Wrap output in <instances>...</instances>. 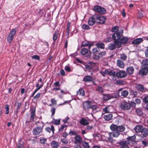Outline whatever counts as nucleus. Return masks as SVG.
Instances as JSON below:
<instances>
[{"label":"nucleus","mask_w":148,"mask_h":148,"mask_svg":"<svg viewBox=\"0 0 148 148\" xmlns=\"http://www.w3.org/2000/svg\"><path fill=\"white\" fill-rule=\"evenodd\" d=\"M95 12H97L94 14L96 23L99 24H103L106 22V18L101 14L106 13V10H94Z\"/></svg>","instance_id":"obj_1"},{"label":"nucleus","mask_w":148,"mask_h":148,"mask_svg":"<svg viewBox=\"0 0 148 148\" xmlns=\"http://www.w3.org/2000/svg\"><path fill=\"white\" fill-rule=\"evenodd\" d=\"M111 130L112 131V133L114 138L118 137L120 135V132L124 131L125 128L123 125L117 126L116 125L112 124L110 127Z\"/></svg>","instance_id":"obj_2"},{"label":"nucleus","mask_w":148,"mask_h":148,"mask_svg":"<svg viewBox=\"0 0 148 148\" xmlns=\"http://www.w3.org/2000/svg\"><path fill=\"white\" fill-rule=\"evenodd\" d=\"M136 105V103L134 101L127 102L126 100H124L121 103L120 106L122 109L124 110H128L130 109L132 106L135 107Z\"/></svg>","instance_id":"obj_3"},{"label":"nucleus","mask_w":148,"mask_h":148,"mask_svg":"<svg viewBox=\"0 0 148 148\" xmlns=\"http://www.w3.org/2000/svg\"><path fill=\"white\" fill-rule=\"evenodd\" d=\"M37 124H39L40 125L36 127L32 131L33 134L35 136L38 135L42 132L44 126L43 123L42 122L36 123V125H38Z\"/></svg>","instance_id":"obj_4"},{"label":"nucleus","mask_w":148,"mask_h":148,"mask_svg":"<svg viewBox=\"0 0 148 148\" xmlns=\"http://www.w3.org/2000/svg\"><path fill=\"white\" fill-rule=\"evenodd\" d=\"M128 40V37L124 36H121L118 42H116L117 43L116 45V48L119 49L121 47L122 44H125L127 43Z\"/></svg>","instance_id":"obj_5"},{"label":"nucleus","mask_w":148,"mask_h":148,"mask_svg":"<svg viewBox=\"0 0 148 148\" xmlns=\"http://www.w3.org/2000/svg\"><path fill=\"white\" fill-rule=\"evenodd\" d=\"M123 33V31L116 32L113 34L112 36V38L114 40V43L116 45L117 42L119 40Z\"/></svg>","instance_id":"obj_6"},{"label":"nucleus","mask_w":148,"mask_h":148,"mask_svg":"<svg viewBox=\"0 0 148 148\" xmlns=\"http://www.w3.org/2000/svg\"><path fill=\"white\" fill-rule=\"evenodd\" d=\"M16 33V31L15 29H12L10 31L8 36L7 39V41L8 43H10L12 42Z\"/></svg>","instance_id":"obj_7"},{"label":"nucleus","mask_w":148,"mask_h":148,"mask_svg":"<svg viewBox=\"0 0 148 148\" xmlns=\"http://www.w3.org/2000/svg\"><path fill=\"white\" fill-rule=\"evenodd\" d=\"M89 49L88 48H83L80 51V53L83 55H86V57L88 58H90L92 53L91 51H89L88 52Z\"/></svg>","instance_id":"obj_8"},{"label":"nucleus","mask_w":148,"mask_h":148,"mask_svg":"<svg viewBox=\"0 0 148 148\" xmlns=\"http://www.w3.org/2000/svg\"><path fill=\"white\" fill-rule=\"evenodd\" d=\"M116 76L118 78H122L125 77L127 75L126 72L124 70H119L116 73Z\"/></svg>","instance_id":"obj_9"},{"label":"nucleus","mask_w":148,"mask_h":148,"mask_svg":"<svg viewBox=\"0 0 148 148\" xmlns=\"http://www.w3.org/2000/svg\"><path fill=\"white\" fill-rule=\"evenodd\" d=\"M98 108V107L97 105H92V104L87 112L89 114H93L97 111Z\"/></svg>","instance_id":"obj_10"},{"label":"nucleus","mask_w":148,"mask_h":148,"mask_svg":"<svg viewBox=\"0 0 148 148\" xmlns=\"http://www.w3.org/2000/svg\"><path fill=\"white\" fill-rule=\"evenodd\" d=\"M130 143V141L128 140L121 141L118 143V144L121 146L120 148H129L127 145Z\"/></svg>","instance_id":"obj_11"},{"label":"nucleus","mask_w":148,"mask_h":148,"mask_svg":"<svg viewBox=\"0 0 148 148\" xmlns=\"http://www.w3.org/2000/svg\"><path fill=\"white\" fill-rule=\"evenodd\" d=\"M92 104V102L90 101H84L83 103V108L87 112Z\"/></svg>","instance_id":"obj_12"},{"label":"nucleus","mask_w":148,"mask_h":148,"mask_svg":"<svg viewBox=\"0 0 148 148\" xmlns=\"http://www.w3.org/2000/svg\"><path fill=\"white\" fill-rule=\"evenodd\" d=\"M106 54L105 51H99L97 55H93V58L95 60H99L100 58L102 57Z\"/></svg>","instance_id":"obj_13"},{"label":"nucleus","mask_w":148,"mask_h":148,"mask_svg":"<svg viewBox=\"0 0 148 148\" xmlns=\"http://www.w3.org/2000/svg\"><path fill=\"white\" fill-rule=\"evenodd\" d=\"M148 73V66L143 67L140 69L139 71V75L141 76L146 75Z\"/></svg>","instance_id":"obj_14"},{"label":"nucleus","mask_w":148,"mask_h":148,"mask_svg":"<svg viewBox=\"0 0 148 148\" xmlns=\"http://www.w3.org/2000/svg\"><path fill=\"white\" fill-rule=\"evenodd\" d=\"M94 45V44L93 43H90V42L86 40L83 41L82 42V44L81 46V47L87 46L88 47V49H90L91 47Z\"/></svg>","instance_id":"obj_15"},{"label":"nucleus","mask_w":148,"mask_h":148,"mask_svg":"<svg viewBox=\"0 0 148 148\" xmlns=\"http://www.w3.org/2000/svg\"><path fill=\"white\" fill-rule=\"evenodd\" d=\"M30 114H31L30 118L29 120L27 121V122L28 123L34 121V118L35 116V108H33L31 110Z\"/></svg>","instance_id":"obj_16"},{"label":"nucleus","mask_w":148,"mask_h":148,"mask_svg":"<svg viewBox=\"0 0 148 148\" xmlns=\"http://www.w3.org/2000/svg\"><path fill=\"white\" fill-rule=\"evenodd\" d=\"M96 23L95 16L94 15L90 16L88 20V23L89 25L93 26Z\"/></svg>","instance_id":"obj_17"},{"label":"nucleus","mask_w":148,"mask_h":148,"mask_svg":"<svg viewBox=\"0 0 148 148\" xmlns=\"http://www.w3.org/2000/svg\"><path fill=\"white\" fill-rule=\"evenodd\" d=\"M75 140L74 143L75 144H80L83 142L81 136L79 135H77L75 137Z\"/></svg>","instance_id":"obj_18"},{"label":"nucleus","mask_w":148,"mask_h":148,"mask_svg":"<svg viewBox=\"0 0 148 148\" xmlns=\"http://www.w3.org/2000/svg\"><path fill=\"white\" fill-rule=\"evenodd\" d=\"M102 95V99L103 101H106L111 99V94H103Z\"/></svg>","instance_id":"obj_19"},{"label":"nucleus","mask_w":148,"mask_h":148,"mask_svg":"<svg viewBox=\"0 0 148 148\" xmlns=\"http://www.w3.org/2000/svg\"><path fill=\"white\" fill-rule=\"evenodd\" d=\"M126 71L127 74H128L129 75H131L134 73V69L133 66H130L127 68Z\"/></svg>","instance_id":"obj_20"},{"label":"nucleus","mask_w":148,"mask_h":148,"mask_svg":"<svg viewBox=\"0 0 148 148\" xmlns=\"http://www.w3.org/2000/svg\"><path fill=\"white\" fill-rule=\"evenodd\" d=\"M88 64H90L91 65H88L86 64L85 65V67L86 69L89 71H90L93 68L92 66L91 65H95V63L92 62H89Z\"/></svg>","instance_id":"obj_21"},{"label":"nucleus","mask_w":148,"mask_h":148,"mask_svg":"<svg viewBox=\"0 0 148 148\" xmlns=\"http://www.w3.org/2000/svg\"><path fill=\"white\" fill-rule=\"evenodd\" d=\"M83 80L86 82H90L92 81L93 78L91 76L88 75H86L83 78Z\"/></svg>","instance_id":"obj_22"},{"label":"nucleus","mask_w":148,"mask_h":148,"mask_svg":"<svg viewBox=\"0 0 148 148\" xmlns=\"http://www.w3.org/2000/svg\"><path fill=\"white\" fill-rule=\"evenodd\" d=\"M43 83H42L40 86L39 85V84L38 83H37L36 86V87L37 88L33 92L31 96V97H33L35 93L37 92V91L39 90L41 87L43 86Z\"/></svg>","instance_id":"obj_23"},{"label":"nucleus","mask_w":148,"mask_h":148,"mask_svg":"<svg viewBox=\"0 0 148 148\" xmlns=\"http://www.w3.org/2000/svg\"><path fill=\"white\" fill-rule=\"evenodd\" d=\"M143 128V126L141 125H138L135 126L134 130L136 133L141 132Z\"/></svg>","instance_id":"obj_24"},{"label":"nucleus","mask_w":148,"mask_h":148,"mask_svg":"<svg viewBox=\"0 0 148 148\" xmlns=\"http://www.w3.org/2000/svg\"><path fill=\"white\" fill-rule=\"evenodd\" d=\"M143 40L142 38H139L136 39L132 41V43L134 45H138L143 41Z\"/></svg>","instance_id":"obj_25"},{"label":"nucleus","mask_w":148,"mask_h":148,"mask_svg":"<svg viewBox=\"0 0 148 148\" xmlns=\"http://www.w3.org/2000/svg\"><path fill=\"white\" fill-rule=\"evenodd\" d=\"M45 130L46 131L50 133L52 131L53 133V134H54V127L53 125H51V127H47L45 128Z\"/></svg>","instance_id":"obj_26"},{"label":"nucleus","mask_w":148,"mask_h":148,"mask_svg":"<svg viewBox=\"0 0 148 148\" xmlns=\"http://www.w3.org/2000/svg\"><path fill=\"white\" fill-rule=\"evenodd\" d=\"M79 123L82 125H86L88 124V122L85 119L82 118L79 121Z\"/></svg>","instance_id":"obj_27"},{"label":"nucleus","mask_w":148,"mask_h":148,"mask_svg":"<svg viewBox=\"0 0 148 148\" xmlns=\"http://www.w3.org/2000/svg\"><path fill=\"white\" fill-rule=\"evenodd\" d=\"M135 112L138 116H142L143 114L142 110L140 108H137Z\"/></svg>","instance_id":"obj_28"},{"label":"nucleus","mask_w":148,"mask_h":148,"mask_svg":"<svg viewBox=\"0 0 148 148\" xmlns=\"http://www.w3.org/2000/svg\"><path fill=\"white\" fill-rule=\"evenodd\" d=\"M116 48V45L114 43H110L108 45V48L111 50H113Z\"/></svg>","instance_id":"obj_29"},{"label":"nucleus","mask_w":148,"mask_h":148,"mask_svg":"<svg viewBox=\"0 0 148 148\" xmlns=\"http://www.w3.org/2000/svg\"><path fill=\"white\" fill-rule=\"evenodd\" d=\"M117 65L120 68H123L124 67V64L123 62L121 60H117Z\"/></svg>","instance_id":"obj_30"},{"label":"nucleus","mask_w":148,"mask_h":148,"mask_svg":"<svg viewBox=\"0 0 148 148\" xmlns=\"http://www.w3.org/2000/svg\"><path fill=\"white\" fill-rule=\"evenodd\" d=\"M142 135L144 137L148 136V129L146 128H143L141 132Z\"/></svg>","instance_id":"obj_31"},{"label":"nucleus","mask_w":148,"mask_h":148,"mask_svg":"<svg viewBox=\"0 0 148 148\" xmlns=\"http://www.w3.org/2000/svg\"><path fill=\"white\" fill-rule=\"evenodd\" d=\"M116 73L113 70H110L107 69V75L110 76H112L113 77L116 76Z\"/></svg>","instance_id":"obj_32"},{"label":"nucleus","mask_w":148,"mask_h":148,"mask_svg":"<svg viewBox=\"0 0 148 148\" xmlns=\"http://www.w3.org/2000/svg\"><path fill=\"white\" fill-rule=\"evenodd\" d=\"M136 88L138 90L141 91H143L144 90V87L141 84H136Z\"/></svg>","instance_id":"obj_33"},{"label":"nucleus","mask_w":148,"mask_h":148,"mask_svg":"<svg viewBox=\"0 0 148 148\" xmlns=\"http://www.w3.org/2000/svg\"><path fill=\"white\" fill-rule=\"evenodd\" d=\"M51 145L53 148H57L59 146V144L58 142L53 140L51 142Z\"/></svg>","instance_id":"obj_34"},{"label":"nucleus","mask_w":148,"mask_h":148,"mask_svg":"<svg viewBox=\"0 0 148 148\" xmlns=\"http://www.w3.org/2000/svg\"><path fill=\"white\" fill-rule=\"evenodd\" d=\"M59 31L58 30H56L55 32V33L53 34V39L54 42L56 40L59 34Z\"/></svg>","instance_id":"obj_35"},{"label":"nucleus","mask_w":148,"mask_h":148,"mask_svg":"<svg viewBox=\"0 0 148 148\" xmlns=\"http://www.w3.org/2000/svg\"><path fill=\"white\" fill-rule=\"evenodd\" d=\"M100 49L97 47L94 48L92 49V53L93 55H97Z\"/></svg>","instance_id":"obj_36"},{"label":"nucleus","mask_w":148,"mask_h":148,"mask_svg":"<svg viewBox=\"0 0 148 148\" xmlns=\"http://www.w3.org/2000/svg\"><path fill=\"white\" fill-rule=\"evenodd\" d=\"M112 133V132L109 133V137L107 138V139L109 142L112 143L113 142V138H112V137H114L113 136V134Z\"/></svg>","instance_id":"obj_37"},{"label":"nucleus","mask_w":148,"mask_h":148,"mask_svg":"<svg viewBox=\"0 0 148 148\" xmlns=\"http://www.w3.org/2000/svg\"><path fill=\"white\" fill-rule=\"evenodd\" d=\"M104 117L106 121H109L111 119L112 117V114H108L104 115Z\"/></svg>","instance_id":"obj_38"},{"label":"nucleus","mask_w":148,"mask_h":148,"mask_svg":"<svg viewBox=\"0 0 148 148\" xmlns=\"http://www.w3.org/2000/svg\"><path fill=\"white\" fill-rule=\"evenodd\" d=\"M129 93L126 90H123L121 92V96L123 97H126L128 96Z\"/></svg>","instance_id":"obj_39"},{"label":"nucleus","mask_w":148,"mask_h":148,"mask_svg":"<svg viewBox=\"0 0 148 148\" xmlns=\"http://www.w3.org/2000/svg\"><path fill=\"white\" fill-rule=\"evenodd\" d=\"M60 120L61 119H53L52 122L54 124L58 125L60 124Z\"/></svg>","instance_id":"obj_40"},{"label":"nucleus","mask_w":148,"mask_h":148,"mask_svg":"<svg viewBox=\"0 0 148 148\" xmlns=\"http://www.w3.org/2000/svg\"><path fill=\"white\" fill-rule=\"evenodd\" d=\"M82 143V145L84 148H90V147L88 143L85 141H83Z\"/></svg>","instance_id":"obj_41"},{"label":"nucleus","mask_w":148,"mask_h":148,"mask_svg":"<svg viewBox=\"0 0 148 148\" xmlns=\"http://www.w3.org/2000/svg\"><path fill=\"white\" fill-rule=\"evenodd\" d=\"M96 46L97 47L101 49H103L105 48V45L103 43H98L96 44Z\"/></svg>","instance_id":"obj_42"},{"label":"nucleus","mask_w":148,"mask_h":148,"mask_svg":"<svg viewBox=\"0 0 148 148\" xmlns=\"http://www.w3.org/2000/svg\"><path fill=\"white\" fill-rule=\"evenodd\" d=\"M77 94L82 96H83L85 95V91L82 88H80L77 92Z\"/></svg>","instance_id":"obj_43"},{"label":"nucleus","mask_w":148,"mask_h":148,"mask_svg":"<svg viewBox=\"0 0 148 148\" xmlns=\"http://www.w3.org/2000/svg\"><path fill=\"white\" fill-rule=\"evenodd\" d=\"M67 127L68 126L67 125L64 124L61 125V127L58 129L59 132H62L65 128V130H66Z\"/></svg>","instance_id":"obj_44"},{"label":"nucleus","mask_w":148,"mask_h":148,"mask_svg":"<svg viewBox=\"0 0 148 148\" xmlns=\"http://www.w3.org/2000/svg\"><path fill=\"white\" fill-rule=\"evenodd\" d=\"M71 23L69 22L67 23L66 26V32L67 33L68 35H69L70 28Z\"/></svg>","instance_id":"obj_45"},{"label":"nucleus","mask_w":148,"mask_h":148,"mask_svg":"<svg viewBox=\"0 0 148 148\" xmlns=\"http://www.w3.org/2000/svg\"><path fill=\"white\" fill-rule=\"evenodd\" d=\"M116 83L119 85H124L126 84V82L122 80H118L116 81Z\"/></svg>","instance_id":"obj_46"},{"label":"nucleus","mask_w":148,"mask_h":148,"mask_svg":"<svg viewBox=\"0 0 148 148\" xmlns=\"http://www.w3.org/2000/svg\"><path fill=\"white\" fill-rule=\"evenodd\" d=\"M69 134L71 136H77L78 134L77 132L74 130L70 131L69 133Z\"/></svg>","instance_id":"obj_47"},{"label":"nucleus","mask_w":148,"mask_h":148,"mask_svg":"<svg viewBox=\"0 0 148 148\" xmlns=\"http://www.w3.org/2000/svg\"><path fill=\"white\" fill-rule=\"evenodd\" d=\"M111 94V96H112L111 97V98L112 99L114 98H118L119 97V94L118 92H115L112 94Z\"/></svg>","instance_id":"obj_48"},{"label":"nucleus","mask_w":148,"mask_h":148,"mask_svg":"<svg viewBox=\"0 0 148 148\" xmlns=\"http://www.w3.org/2000/svg\"><path fill=\"white\" fill-rule=\"evenodd\" d=\"M142 64L143 65H148V59H144L143 60L142 62Z\"/></svg>","instance_id":"obj_49"},{"label":"nucleus","mask_w":148,"mask_h":148,"mask_svg":"<svg viewBox=\"0 0 148 148\" xmlns=\"http://www.w3.org/2000/svg\"><path fill=\"white\" fill-rule=\"evenodd\" d=\"M112 40L110 37H107L104 39V41L105 42H110L112 41Z\"/></svg>","instance_id":"obj_50"},{"label":"nucleus","mask_w":148,"mask_h":148,"mask_svg":"<svg viewBox=\"0 0 148 148\" xmlns=\"http://www.w3.org/2000/svg\"><path fill=\"white\" fill-rule=\"evenodd\" d=\"M119 30V27L117 26L113 27L111 29V31L112 32H116Z\"/></svg>","instance_id":"obj_51"},{"label":"nucleus","mask_w":148,"mask_h":148,"mask_svg":"<svg viewBox=\"0 0 148 148\" xmlns=\"http://www.w3.org/2000/svg\"><path fill=\"white\" fill-rule=\"evenodd\" d=\"M96 90L99 91V92L101 93H103L104 92L101 86H97L96 88Z\"/></svg>","instance_id":"obj_52"},{"label":"nucleus","mask_w":148,"mask_h":148,"mask_svg":"<svg viewBox=\"0 0 148 148\" xmlns=\"http://www.w3.org/2000/svg\"><path fill=\"white\" fill-rule=\"evenodd\" d=\"M103 111L105 113H108L110 112V109L109 106H106L103 108Z\"/></svg>","instance_id":"obj_53"},{"label":"nucleus","mask_w":148,"mask_h":148,"mask_svg":"<svg viewBox=\"0 0 148 148\" xmlns=\"http://www.w3.org/2000/svg\"><path fill=\"white\" fill-rule=\"evenodd\" d=\"M142 144L145 146H147L148 145V139H145L144 140L142 141Z\"/></svg>","instance_id":"obj_54"},{"label":"nucleus","mask_w":148,"mask_h":148,"mask_svg":"<svg viewBox=\"0 0 148 148\" xmlns=\"http://www.w3.org/2000/svg\"><path fill=\"white\" fill-rule=\"evenodd\" d=\"M130 92V95L132 96H136L137 95V92L136 91L131 90Z\"/></svg>","instance_id":"obj_55"},{"label":"nucleus","mask_w":148,"mask_h":148,"mask_svg":"<svg viewBox=\"0 0 148 148\" xmlns=\"http://www.w3.org/2000/svg\"><path fill=\"white\" fill-rule=\"evenodd\" d=\"M82 27L83 29L85 30H88L90 29V27L88 25L85 24L82 25Z\"/></svg>","instance_id":"obj_56"},{"label":"nucleus","mask_w":148,"mask_h":148,"mask_svg":"<svg viewBox=\"0 0 148 148\" xmlns=\"http://www.w3.org/2000/svg\"><path fill=\"white\" fill-rule=\"evenodd\" d=\"M61 141L63 144L65 145H67L68 143L67 140L66 138H61Z\"/></svg>","instance_id":"obj_57"},{"label":"nucleus","mask_w":148,"mask_h":148,"mask_svg":"<svg viewBox=\"0 0 148 148\" xmlns=\"http://www.w3.org/2000/svg\"><path fill=\"white\" fill-rule=\"evenodd\" d=\"M100 73L103 76H105L106 75H107V69L105 70L104 71H100Z\"/></svg>","instance_id":"obj_58"},{"label":"nucleus","mask_w":148,"mask_h":148,"mask_svg":"<svg viewBox=\"0 0 148 148\" xmlns=\"http://www.w3.org/2000/svg\"><path fill=\"white\" fill-rule=\"evenodd\" d=\"M93 9H105L98 5L94 6Z\"/></svg>","instance_id":"obj_59"},{"label":"nucleus","mask_w":148,"mask_h":148,"mask_svg":"<svg viewBox=\"0 0 148 148\" xmlns=\"http://www.w3.org/2000/svg\"><path fill=\"white\" fill-rule=\"evenodd\" d=\"M127 56L124 53H122L120 55V58L123 60H125L127 58Z\"/></svg>","instance_id":"obj_60"},{"label":"nucleus","mask_w":148,"mask_h":148,"mask_svg":"<svg viewBox=\"0 0 148 148\" xmlns=\"http://www.w3.org/2000/svg\"><path fill=\"white\" fill-rule=\"evenodd\" d=\"M5 108L6 109L5 114H8L9 113V108L8 105L6 104L5 105Z\"/></svg>","instance_id":"obj_61"},{"label":"nucleus","mask_w":148,"mask_h":148,"mask_svg":"<svg viewBox=\"0 0 148 148\" xmlns=\"http://www.w3.org/2000/svg\"><path fill=\"white\" fill-rule=\"evenodd\" d=\"M56 108L54 107H52L51 109V116H52L55 114Z\"/></svg>","instance_id":"obj_62"},{"label":"nucleus","mask_w":148,"mask_h":148,"mask_svg":"<svg viewBox=\"0 0 148 148\" xmlns=\"http://www.w3.org/2000/svg\"><path fill=\"white\" fill-rule=\"evenodd\" d=\"M32 58L33 59H35L38 60H40L39 56L37 55H34L32 56Z\"/></svg>","instance_id":"obj_63"},{"label":"nucleus","mask_w":148,"mask_h":148,"mask_svg":"<svg viewBox=\"0 0 148 148\" xmlns=\"http://www.w3.org/2000/svg\"><path fill=\"white\" fill-rule=\"evenodd\" d=\"M143 102L145 103H148V97H145L143 99Z\"/></svg>","instance_id":"obj_64"}]
</instances>
